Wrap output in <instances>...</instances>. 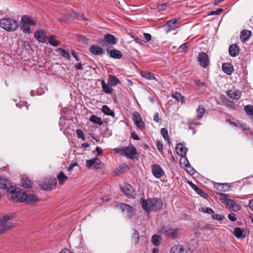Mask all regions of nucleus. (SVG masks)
Returning a JSON list of instances; mask_svg holds the SVG:
<instances>
[{"label":"nucleus","instance_id":"obj_47","mask_svg":"<svg viewBox=\"0 0 253 253\" xmlns=\"http://www.w3.org/2000/svg\"><path fill=\"white\" fill-rule=\"evenodd\" d=\"M184 159L188 163L187 164H186L185 165L186 170L190 174H193L194 171V169L192 168H191V166H189L187 159L186 158H184Z\"/></svg>","mask_w":253,"mask_h":253},{"label":"nucleus","instance_id":"obj_17","mask_svg":"<svg viewBox=\"0 0 253 253\" xmlns=\"http://www.w3.org/2000/svg\"><path fill=\"white\" fill-rule=\"evenodd\" d=\"M175 151L177 155L184 158L187 151V149L183 144L179 143L175 147Z\"/></svg>","mask_w":253,"mask_h":253},{"label":"nucleus","instance_id":"obj_10","mask_svg":"<svg viewBox=\"0 0 253 253\" xmlns=\"http://www.w3.org/2000/svg\"><path fill=\"white\" fill-rule=\"evenodd\" d=\"M132 119L134 124L140 130L145 128V124L142 120L140 115L136 112L132 114Z\"/></svg>","mask_w":253,"mask_h":253},{"label":"nucleus","instance_id":"obj_15","mask_svg":"<svg viewBox=\"0 0 253 253\" xmlns=\"http://www.w3.org/2000/svg\"><path fill=\"white\" fill-rule=\"evenodd\" d=\"M23 197L24 198L23 202L28 204H34L38 201V198L33 194H27L24 192Z\"/></svg>","mask_w":253,"mask_h":253},{"label":"nucleus","instance_id":"obj_35","mask_svg":"<svg viewBox=\"0 0 253 253\" xmlns=\"http://www.w3.org/2000/svg\"><path fill=\"white\" fill-rule=\"evenodd\" d=\"M0 188L2 189H6L7 191H9V189L8 187L7 180L2 176H0Z\"/></svg>","mask_w":253,"mask_h":253},{"label":"nucleus","instance_id":"obj_9","mask_svg":"<svg viewBox=\"0 0 253 253\" xmlns=\"http://www.w3.org/2000/svg\"><path fill=\"white\" fill-rule=\"evenodd\" d=\"M199 64L204 68H207L210 64V60L208 54L205 52H200L198 56Z\"/></svg>","mask_w":253,"mask_h":253},{"label":"nucleus","instance_id":"obj_32","mask_svg":"<svg viewBox=\"0 0 253 253\" xmlns=\"http://www.w3.org/2000/svg\"><path fill=\"white\" fill-rule=\"evenodd\" d=\"M101 111L105 115L115 118L114 112L111 110L108 106L106 105H103L101 108Z\"/></svg>","mask_w":253,"mask_h":253},{"label":"nucleus","instance_id":"obj_46","mask_svg":"<svg viewBox=\"0 0 253 253\" xmlns=\"http://www.w3.org/2000/svg\"><path fill=\"white\" fill-rule=\"evenodd\" d=\"M160 238L161 237L157 235H153L152 237L151 241L152 243L155 246H159L160 245Z\"/></svg>","mask_w":253,"mask_h":253},{"label":"nucleus","instance_id":"obj_19","mask_svg":"<svg viewBox=\"0 0 253 253\" xmlns=\"http://www.w3.org/2000/svg\"><path fill=\"white\" fill-rule=\"evenodd\" d=\"M170 253H188L187 250L182 246L175 245L170 249Z\"/></svg>","mask_w":253,"mask_h":253},{"label":"nucleus","instance_id":"obj_20","mask_svg":"<svg viewBox=\"0 0 253 253\" xmlns=\"http://www.w3.org/2000/svg\"><path fill=\"white\" fill-rule=\"evenodd\" d=\"M222 68L223 72L228 75H230L234 71L233 65L228 62L222 64Z\"/></svg>","mask_w":253,"mask_h":253},{"label":"nucleus","instance_id":"obj_53","mask_svg":"<svg viewBox=\"0 0 253 253\" xmlns=\"http://www.w3.org/2000/svg\"><path fill=\"white\" fill-rule=\"evenodd\" d=\"M156 145H157V147L158 150L160 152H162L163 149V143L160 141H157Z\"/></svg>","mask_w":253,"mask_h":253},{"label":"nucleus","instance_id":"obj_33","mask_svg":"<svg viewBox=\"0 0 253 253\" xmlns=\"http://www.w3.org/2000/svg\"><path fill=\"white\" fill-rule=\"evenodd\" d=\"M205 109L202 105H199L196 110L197 113V119L200 120L201 119L205 113Z\"/></svg>","mask_w":253,"mask_h":253},{"label":"nucleus","instance_id":"obj_60","mask_svg":"<svg viewBox=\"0 0 253 253\" xmlns=\"http://www.w3.org/2000/svg\"><path fill=\"white\" fill-rule=\"evenodd\" d=\"M195 84L200 86H205L206 85L205 83H201L200 80L195 81Z\"/></svg>","mask_w":253,"mask_h":253},{"label":"nucleus","instance_id":"obj_6","mask_svg":"<svg viewBox=\"0 0 253 253\" xmlns=\"http://www.w3.org/2000/svg\"><path fill=\"white\" fill-rule=\"evenodd\" d=\"M220 195L222 196L220 198L221 202L225 204L227 208L234 211H237L240 209V205L234 201L226 198L225 194L220 193Z\"/></svg>","mask_w":253,"mask_h":253},{"label":"nucleus","instance_id":"obj_21","mask_svg":"<svg viewBox=\"0 0 253 253\" xmlns=\"http://www.w3.org/2000/svg\"><path fill=\"white\" fill-rule=\"evenodd\" d=\"M89 51L95 55H101L103 53L102 48L96 45H91L89 49Z\"/></svg>","mask_w":253,"mask_h":253},{"label":"nucleus","instance_id":"obj_52","mask_svg":"<svg viewBox=\"0 0 253 253\" xmlns=\"http://www.w3.org/2000/svg\"><path fill=\"white\" fill-rule=\"evenodd\" d=\"M202 211L204 212L208 213L209 214L214 213V211L212 209L210 208H204L202 209Z\"/></svg>","mask_w":253,"mask_h":253},{"label":"nucleus","instance_id":"obj_43","mask_svg":"<svg viewBox=\"0 0 253 253\" xmlns=\"http://www.w3.org/2000/svg\"><path fill=\"white\" fill-rule=\"evenodd\" d=\"M141 76L144 78L148 80H156L154 74L151 72L141 73Z\"/></svg>","mask_w":253,"mask_h":253},{"label":"nucleus","instance_id":"obj_51","mask_svg":"<svg viewBox=\"0 0 253 253\" xmlns=\"http://www.w3.org/2000/svg\"><path fill=\"white\" fill-rule=\"evenodd\" d=\"M188 43H185L183 44H182L179 48H178V51L180 52H185L186 49L188 48Z\"/></svg>","mask_w":253,"mask_h":253},{"label":"nucleus","instance_id":"obj_61","mask_svg":"<svg viewBox=\"0 0 253 253\" xmlns=\"http://www.w3.org/2000/svg\"><path fill=\"white\" fill-rule=\"evenodd\" d=\"M77 165V164L76 163L71 164L68 167V170L70 171H72L73 169Z\"/></svg>","mask_w":253,"mask_h":253},{"label":"nucleus","instance_id":"obj_13","mask_svg":"<svg viewBox=\"0 0 253 253\" xmlns=\"http://www.w3.org/2000/svg\"><path fill=\"white\" fill-rule=\"evenodd\" d=\"M152 171L153 175L157 178H160L165 175V172L159 165H154L152 166Z\"/></svg>","mask_w":253,"mask_h":253},{"label":"nucleus","instance_id":"obj_29","mask_svg":"<svg viewBox=\"0 0 253 253\" xmlns=\"http://www.w3.org/2000/svg\"><path fill=\"white\" fill-rule=\"evenodd\" d=\"M178 20V19H173L168 21L167 23V25L168 27L167 32H169L175 29L177 27L176 24Z\"/></svg>","mask_w":253,"mask_h":253},{"label":"nucleus","instance_id":"obj_4","mask_svg":"<svg viewBox=\"0 0 253 253\" xmlns=\"http://www.w3.org/2000/svg\"><path fill=\"white\" fill-rule=\"evenodd\" d=\"M21 30L25 33H31V25H35L36 21L32 17L27 15L23 16L21 18Z\"/></svg>","mask_w":253,"mask_h":253},{"label":"nucleus","instance_id":"obj_37","mask_svg":"<svg viewBox=\"0 0 253 253\" xmlns=\"http://www.w3.org/2000/svg\"><path fill=\"white\" fill-rule=\"evenodd\" d=\"M57 51L64 58H67L68 59H69L70 58L71 56L69 52L65 49H64L62 48H59L57 49Z\"/></svg>","mask_w":253,"mask_h":253},{"label":"nucleus","instance_id":"obj_2","mask_svg":"<svg viewBox=\"0 0 253 253\" xmlns=\"http://www.w3.org/2000/svg\"><path fill=\"white\" fill-rule=\"evenodd\" d=\"M0 27L8 32H14L18 28V23L11 17L3 18L0 20Z\"/></svg>","mask_w":253,"mask_h":253},{"label":"nucleus","instance_id":"obj_18","mask_svg":"<svg viewBox=\"0 0 253 253\" xmlns=\"http://www.w3.org/2000/svg\"><path fill=\"white\" fill-rule=\"evenodd\" d=\"M188 184L190 185L191 188L195 190L196 193L200 196L207 199L208 197V195L199 188L197 185L193 183L191 181H188Z\"/></svg>","mask_w":253,"mask_h":253},{"label":"nucleus","instance_id":"obj_22","mask_svg":"<svg viewBox=\"0 0 253 253\" xmlns=\"http://www.w3.org/2000/svg\"><path fill=\"white\" fill-rule=\"evenodd\" d=\"M240 49L236 44H233L229 47V53L232 57L237 56L239 53Z\"/></svg>","mask_w":253,"mask_h":253},{"label":"nucleus","instance_id":"obj_44","mask_svg":"<svg viewBox=\"0 0 253 253\" xmlns=\"http://www.w3.org/2000/svg\"><path fill=\"white\" fill-rule=\"evenodd\" d=\"M244 110L248 115L253 117V105H247L245 106Z\"/></svg>","mask_w":253,"mask_h":253},{"label":"nucleus","instance_id":"obj_30","mask_svg":"<svg viewBox=\"0 0 253 253\" xmlns=\"http://www.w3.org/2000/svg\"><path fill=\"white\" fill-rule=\"evenodd\" d=\"M101 86L102 90L105 93L107 94L112 93L113 89L112 88L111 86L109 85V84H106L104 80H102L101 81Z\"/></svg>","mask_w":253,"mask_h":253},{"label":"nucleus","instance_id":"obj_8","mask_svg":"<svg viewBox=\"0 0 253 253\" xmlns=\"http://www.w3.org/2000/svg\"><path fill=\"white\" fill-rule=\"evenodd\" d=\"M86 167L88 169H95L101 168L102 163L97 157L86 161Z\"/></svg>","mask_w":253,"mask_h":253},{"label":"nucleus","instance_id":"obj_7","mask_svg":"<svg viewBox=\"0 0 253 253\" xmlns=\"http://www.w3.org/2000/svg\"><path fill=\"white\" fill-rule=\"evenodd\" d=\"M8 192H9L8 196L11 200L16 202H23L24 199L23 195H24V192H22L18 189H9Z\"/></svg>","mask_w":253,"mask_h":253},{"label":"nucleus","instance_id":"obj_24","mask_svg":"<svg viewBox=\"0 0 253 253\" xmlns=\"http://www.w3.org/2000/svg\"><path fill=\"white\" fill-rule=\"evenodd\" d=\"M110 56L114 59H121L122 57V54L121 52L117 49H107Z\"/></svg>","mask_w":253,"mask_h":253},{"label":"nucleus","instance_id":"obj_40","mask_svg":"<svg viewBox=\"0 0 253 253\" xmlns=\"http://www.w3.org/2000/svg\"><path fill=\"white\" fill-rule=\"evenodd\" d=\"M161 133L164 138L167 141L169 144H170V140L169 139V135L167 129L165 128H162L161 129Z\"/></svg>","mask_w":253,"mask_h":253},{"label":"nucleus","instance_id":"obj_63","mask_svg":"<svg viewBox=\"0 0 253 253\" xmlns=\"http://www.w3.org/2000/svg\"><path fill=\"white\" fill-rule=\"evenodd\" d=\"M95 150L97 152L98 155H101L102 154V150L100 147H97Z\"/></svg>","mask_w":253,"mask_h":253},{"label":"nucleus","instance_id":"obj_5","mask_svg":"<svg viewBox=\"0 0 253 253\" xmlns=\"http://www.w3.org/2000/svg\"><path fill=\"white\" fill-rule=\"evenodd\" d=\"M11 218L9 215H4L0 217V234H3L15 226V224L8 222Z\"/></svg>","mask_w":253,"mask_h":253},{"label":"nucleus","instance_id":"obj_55","mask_svg":"<svg viewBox=\"0 0 253 253\" xmlns=\"http://www.w3.org/2000/svg\"><path fill=\"white\" fill-rule=\"evenodd\" d=\"M228 217L229 220L232 221H234L237 219V218L235 217V214L234 213L229 214Z\"/></svg>","mask_w":253,"mask_h":253},{"label":"nucleus","instance_id":"obj_39","mask_svg":"<svg viewBox=\"0 0 253 253\" xmlns=\"http://www.w3.org/2000/svg\"><path fill=\"white\" fill-rule=\"evenodd\" d=\"M57 179L59 183L62 185L64 184V181L67 179V177L63 172L61 171L57 175Z\"/></svg>","mask_w":253,"mask_h":253},{"label":"nucleus","instance_id":"obj_12","mask_svg":"<svg viewBox=\"0 0 253 253\" xmlns=\"http://www.w3.org/2000/svg\"><path fill=\"white\" fill-rule=\"evenodd\" d=\"M119 208L121 209L126 216L131 218L133 215V208L127 204L121 203L119 205Z\"/></svg>","mask_w":253,"mask_h":253},{"label":"nucleus","instance_id":"obj_56","mask_svg":"<svg viewBox=\"0 0 253 253\" xmlns=\"http://www.w3.org/2000/svg\"><path fill=\"white\" fill-rule=\"evenodd\" d=\"M144 38L147 42H149L151 40V35L148 33H144Z\"/></svg>","mask_w":253,"mask_h":253},{"label":"nucleus","instance_id":"obj_3","mask_svg":"<svg viewBox=\"0 0 253 253\" xmlns=\"http://www.w3.org/2000/svg\"><path fill=\"white\" fill-rule=\"evenodd\" d=\"M115 151L121 155L125 156L130 159H134L137 153L136 148L132 145H129L121 149L116 148Z\"/></svg>","mask_w":253,"mask_h":253},{"label":"nucleus","instance_id":"obj_31","mask_svg":"<svg viewBox=\"0 0 253 253\" xmlns=\"http://www.w3.org/2000/svg\"><path fill=\"white\" fill-rule=\"evenodd\" d=\"M244 230L240 227H236L233 232V235L237 238L243 239L245 236L243 235Z\"/></svg>","mask_w":253,"mask_h":253},{"label":"nucleus","instance_id":"obj_57","mask_svg":"<svg viewBox=\"0 0 253 253\" xmlns=\"http://www.w3.org/2000/svg\"><path fill=\"white\" fill-rule=\"evenodd\" d=\"M223 11V9L222 8H218L215 11H212L211 14H216L218 15L221 13V12Z\"/></svg>","mask_w":253,"mask_h":253},{"label":"nucleus","instance_id":"obj_27","mask_svg":"<svg viewBox=\"0 0 253 253\" xmlns=\"http://www.w3.org/2000/svg\"><path fill=\"white\" fill-rule=\"evenodd\" d=\"M36 39L40 42L44 43L45 41V34L43 31H37L34 35Z\"/></svg>","mask_w":253,"mask_h":253},{"label":"nucleus","instance_id":"obj_48","mask_svg":"<svg viewBox=\"0 0 253 253\" xmlns=\"http://www.w3.org/2000/svg\"><path fill=\"white\" fill-rule=\"evenodd\" d=\"M76 133L77 134V136L78 138L82 139L83 141L85 140V138L84 136V134L83 132V131L80 129H77L76 130Z\"/></svg>","mask_w":253,"mask_h":253},{"label":"nucleus","instance_id":"obj_49","mask_svg":"<svg viewBox=\"0 0 253 253\" xmlns=\"http://www.w3.org/2000/svg\"><path fill=\"white\" fill-rule=\"evenodd\" d=\"M78 40L79 42H83L84 43H87L88 40L84 36L82 35H79L77 37Z\"/></svg>","mask_w":253,"mask_h":253},{"label":"nucleus","instance_id":"obj_26","mask_svg":"<svg viewBox=\"0 0 253 253\" xmlns=\"http://www.w3.org/2000/svg\"><path fill=\"white\" fill-rule=\"evenodd\" d=\"M121 83L119 79L115 76L112 75H109L108 79V83L110 86H114Z\"/></svg>","mask_w":253,"mask_h":253},{"label":"nucleus","instance_id":"obj_41","mask_svg":"<svg viewBox=\"0 0 253 253\" xmlns=\"http://www.w3.org/2000/svg\"><path fill=\"white\" fill-rule=\"evenodd\" d=\"M172 97L176 100L178 102H180L181 103L184 102V97L179 93L175 92L172 95Z\"/></svg>","mask_w":253,"mask_h":253},{"label":"nucleus","instance_id":"obj_23","mask_svg":"<svg viewBox=\"0 0 253 253\" xmlns=\"http://www.w3.org/2000/svg\"><path fill=\"white\" fill-rule=\"evenodd\" d=\"M214 188L220 192H225L229 190L230 185L227 183H215L214 185Z\"/></svg>","mask_w":253,"mask_h":253},{"label":"nucleus","instance_id":"obj_58","mask_svg":"<svg viewBox=\"0 0 253 253\" xmlns=\"http://www.w3.org/2000/svg\"><path fill=\"white\" fill-rule=\"evenodd\" d=\"M166 7L167 4L166 3H163L158 6V9L160 10H164L166 9Z\"/></svg>","mask_w":253,"mask_h":253},{"label":"nucleus","instance_id":"obj_1","mask_svg":"<svg viewBox=\"0 0 253 253\" xmlns=\"http://www.w3.org/2000/svg\"><path fill=\"white\" fill-rule=\"evenodd\" d=\"M143 209L147 211H157L162 208L163 203L161 199H151L148 201L141 199Z\"/></svg>","mask_w":253,"mask_h":253},{"label":"nucleus","instance_id":"obj_36","mask_svg":"<svg viewBox=\"0 0 253 253\" xmlns=\"http://www.w3.org/2000/svg\"><path fill=\"white\" fill-rule=\"evenodd\" d=\"M89 121L91 122H92L94 124L98 125H102L103 124V122L101 119L100 118L95 116V115H92L89 119Z\"/></svg>","mask_w":253,"mask_h":253},{"label":"nucleus","instance_id":"obj_42","mask_svg":"<svg viewBox=\"0 0 253 253\" xmlns=\"http://www.w3.org/2000/svg\"><path fill=\"white\" fill-rule=\"evenodd\" d=\"M48 42L51 45L55 47L59 45V42L55 39V36L53 35L49 38Z\"/></svg>","mask_w":253,"mask_h":253},{"label":"nucleus","instance_id":"obj_62","mask_svg":"<svg viewBox=\"0 0 253 253\" xmlns=\"http://www.w3.org/2000/svg\"><path fill=\"white\" fill-rule=\"evenodd\" d=\"M134 40L136 42H137L140 44H143V42H144L142 40H141V39H140L139 38L136 37V38H134Z\"/></svg>","mask_w":253,"mask_h":253},{"label":"nucleus","instance_id":"obj_54","mask_svg":"<svg viewBox=\"0 0 253 253\" xmlns=\"http://www.w3.org/2000/svg\"><path fill=\"white\" fill-rule=\"evenodd\" d=\"M74 66L77 70H83V65L81 63H78L74 64Z\"/></svg>","mask_w":253,"mask_h":253},{"label":"nucleus","instance_id":"obj_28","mask_svg":"<svg viewBox=\"0 0 253 253\" xmlns=\"http://www.w3.org/2000/svg\"><path fill=\"white\" fill-rule=\"evenodd\" d=\"M104 38V40L111 45L115 44L117 41L115 37L110 34H105Z\"/></svg>","mask_w":253,"mask_h":253},{"label":"nucleus","instance_id":"obj_45","mask_svg":"<svg viewBox=\"0 0 253 253\" xmlns=\"http://www.w3.org/2000/svg\"><path fill=\"white\" fill-rule=\"evenodd\" d=\"M22 185L24 188H30L32 187V182L28 178H23L22 180Z\"/></svg>","mask_w":253,"mask_h":253},{"label":"nucleus","instance_id":"obj_64","mask_svg":"<svg viewBox=\"0 0 253 253\" xmlns=\"http://www.w3.org/2000/svg\"><path fill=\"white\" fill-rule=\"evenodd\" d=\"M249 206L250 208V209L253 211V199L251 200L249 203Z\"/></svg>","mask_w":253,"mask_h":253},{"label":"nucleus","instance_id":"obj_14","mask_svg":"<svg viewBox=\"0 0 253 253\" xmlns=\"http://www.w3.org/2000/svg\"><path fill=\"white\" fill-rule=\"evenodd\" d=\"M121 189L124 194L127 197H132L134 195V189L129 184H126L124 186H121Z\"/></svg>","mask_w":253,"mask_h":253},{"label":"nucleus","instance_id":"obj_25","mask_svg":"<svg viewBox=\"0 0 253 253\" xmlns=\"http://www.w3.org/2000/svg\"><path fill=\"white\" fill-rule=\"evenodd\" d=\"M252 32L248 30H243L240 34V40L242 42H246L251 37Z\"/></svg>","mask_w":253,"mask_h":253},{"label":"nucleus","instance_id":"obj_59","mask_svg":"<svg viewBox=\"0 0 253 253\" xmlns=\"http://www.w3.org/2000/svg\"><path fill=\"white\" fill-rule=\"evenodd\" d=\"M153 120L156 122H159L160 121V118H159V113L156 112L155 113L154 117H153Z\"/></svg>","mask_w":253,"mask_h":253},{"label":"nucleus","instance_id":"obj_38","mask_svg":"<svg viewBox=\"0 0 253 253\" xmlns=\"http://www.w3.org/2000/svg\"><path fill=\"white\" fill-rule=\"evenodd\" d=\"M53 184L52 182L49 181L47 182H46V181H44L41 184L42 189L46 190L52 189L53 188Z\"/></svg>","mask_w":253,"mask_h":253},{"label":"nucleus","instance_id":"obj_11","mask_svg":"<svg viewBox=\"0 0 253 253\" xmlns=\"http://www.w3.org/2000/svg\"><path fill=\"white\" fill-rule=\"evenodd\" d=\"M162 234H164L167 237H171L173 239L178 238V230L176 228H172L167 227L164 228L161 231Z\"/></svg>","mask_w":253,"mask_h":253},{"label":"nucleus","instance_id":"obj_16","mask_svg":"<svg viewBox=\"0 0 253 253\" xmlns=\"http://www.w3.org/2000/svg\"><path fill=\"white\" fill-rule=\"evenodd\" d=\"M227 95L232 99L238 100L241 98L242 93L240 91L235 88H233L227 92Z\"/></svg>","mask_w":253,"mask_h":253},{"label":"nucleus","instance_id":"obj_34","mask_svg":"<svg viewBox=\"0 0 253 253\" xmlns=\"http://www.w3.org/2000/svg\"><path fill=\"white\" fill-rule=\"evenodd\" d=\"M133 232L131 238V241L134 245H136L139 242V232L134 229H133Z\"/></svg>","mask_w":253,"mask_h":253},{"label":"nucleus","instance_id":"obj_50","mask_svg":"<svg viewBox=\"0 0 253 253\" xmlns=\"http://www.w3.org/2000/svg\"><path fill=\"white\" fill-rule=\"evenodd\" d=\"M211 216L214 219H216L217 220H223V219L224 218V216H222L219 214L212 213Z\"/></svg>","mask_w":253,"mask_h":253}]
</instances>
